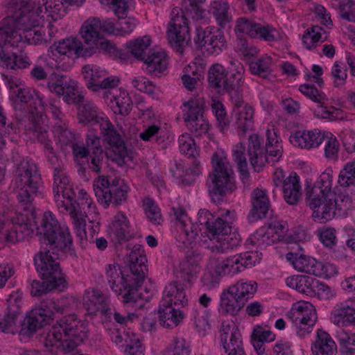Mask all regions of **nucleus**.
<instances>
[{"instance_id": "0e129e2a", "label": "nucleus", "mask_w": 355, "mask_h": 355, "mask_svg": "<svg viewBox=\"0 0 355 355\" xmlns=\"http://www.w3.org/2000/svg\"><path fill=\"white\" fill-rule=\"evenodd\" d=\"M212 112L215 115L220 131L224 132L227 130L230 125L225 107L220 101H214L211 105Z\"/></svg>"}, {"instance_id": "680f3d73", "label": "nucleus", "mask_w": 355, "mask_h": 355, "mask_svg": "<svg viewBox=\"0 0 355 355\" xmlns=\"http://www.w3.org/2000/svg\"><path fill=\"white\" fill-rule=\"evenodd\" d=\"M338 183L343 187L355 185V160L345 165L339 173Z\"/></svg>"}, {"instance_id": "ea45409f", "label": "nucleus", "mask_w": 355, "mask_h": 355, "mask_svg": "<svg viewBox=\"0 0 355 355\" xmlns=\"http://www.w3.org/2000/svg\"><path fill=\"white\" fill-rule=\"evenodd\" d=\"M101 19L98 17H89L82 25L80 34L85 42V46L94 45V42H97L98 37L101 35Z\"/></svg>"}, {"instance_id": "bb28decb", "label": "nucleus", "mask_w": 355, "mask_h": 355, "mask_svg": "<svg viewBox=\"0 0 355 355\" xmlns=\"http://www.w3.org/2000/svg\"><path fill=\"white\" fill-rule=\"evenodd\" d=\"M112 342L119 347H126V355H144L145 350L138 335L130 330L121 331L114 329L110 333Z\"/></svg>"}, {"instance_id": "20e7f679", "label": "nucleus", "mask_w": 355, "mask_h": 355, "mask_svg": "<svg viewBox=\"0 0 355 355\" xmlns=\"http://www.w3.org/2000/svg\"><path fill=\"white\" fill-rule=\"evenodd\" d=\"M47 87L51 92L58 96H63L67 103L78 104V122L89 128V130L103 133L104 130L112 127V122L98 107L92 101L85 99L82 96L77 95L76 87L72 80H67V76L53 73L47 83Z\"/></svg>"}, {"instance_id": "f3484780", "label": "nucleus", "mask_w": 355, "mask_h": 355, "mask_svg": "<svg viewBox=\"0 0 355 355\" xmlns=\"http://www.w3.org/2000/svg\"><path fill=\"white\" fill-rule=\"evenodd\" d=\"M82 74L85 80L87 87L100 96L103 91L116 88L119 83L117 77L107 76V71L96 64H86L82 68Z\"/></svg>"}, {"instance_id": "f8f14e48", "label": "nucleus", "mask_w": 355, "mask_h": 355, "mask_svg": "<svg viewBox=\"0 0 355 355\" xmlns=\"http://www.w3.org/2000/svg\"><path fill=\"white\" fill-rule=\"evenodd\" d=\"M40 0H24V42L38 44L43 40L42 33L38 29L44 15Z\"/></svg>"}, {"instance_id": "13d9d810", "label": "nucleus", "mask_w": 355, "mask_h": 355, "mask_svg": "<svg viewBox=\"0 0 355 355\" xmlns=\"http://www.w3.org/2000/svg\"><path fill=\"white\" fill-rule=\"evenodd\" d=\"M88 146L94 148L95 156L91 160L90 168L97 173L101 170V164L103 159V149L101 147V139L96 135H87V140Z\"/></svg>"}, {"instance_id": "bf43d9fd", "label": "nucleus", "mask_w": 355, "mask_h": 355, "mask_svg": "<svg viewBox=\"0 0 355 355\" xmlns=\"http://www.w3.org/2000/svg\"><path fill=\"white\" fill-rule=\"evenodd\" d=\"M272 58L264 56L254 60L250 64V70L252 74L266 78L271 72Z\"/></svg>"}, {"instance_id": "473e14b6", "label": "nucleus", "mask_w": 355, "mask_h": 355, "mask_svg": "<svg viewBox=\"0 0 355 355\" xmlns=\"http://www.w3.org/2000/svg\"><path fill=\"white\" fill-rule=\"evenodd\" d=\"M161 301L163 306L174 304L184 306L187 305L188 298L184 285L178 282H173L166 285Z\"/></svg>"}, {"instance_id": "e2e57ef3", "label": "nucleus", "mask_w": 355, "mask_h": 355, "mask_svg": "<svg viewBox=\"0 0 355 355\" xmlns=\"http://www.w3.org/2000/svg\"><path fill=\"white\" fill-rule=\"evenodd\" d=\"M193 319L196 329L201 336H205L210 326L208 322V313L204 309H196L193 313Z\"/></svg>"}, {"instance_id": "4d7b16f0", "label": "nucleus", "mask_w": 355, "mask_h": 355, "mask_svg": "<svg viewBox=\"0 0 355 355\" xmlns=\"http://www.w3.org/2000/svg\"><path fill=\"white\" fill-rule=\"evenodd\" d=\"M22 306V293L21 291H16L12 293L8 299V312L6 315L3 316L12 320L13 318H16L17 321V331L21 322L19 320V316L21 314Z\"/></svg>"}, {"instance_id": "cd10ccee", "label": "nucleus", "mask_w": 355, "mask_h": 355, "mask_svg": "<svg viewBox=\"0 0 355 355\" xmlns=\"http://www.w3.org/2000/svg\"><path fill=\"white\" fill-rule=\"evenodd\" d=\"M265 135H250L248 147L249 161L257 172L263 170L267 157L264 145Z\"/></svg>"}, {"instance_id": "a878e982", "label": "nucleus", "mask_w": 355, "mask_h": 355, "mask_svg": "<svg viewBox=\"0 0 355 355\" xmlns=\"http://www.w3.org/2000/svg\"><path fill=\"white\" fill-rule=\"evenodd\" d=\"M107 234L110 240L115 244L121 243L134 236V232L126 214L117 212L108 226Z\"/></svg>"}, {"instance_id": "4be33fe9", "label": "nucleus", "mask_w": 355, "mask_h": 355, "mask_svg": "<svg viewBox=\"0 0 355 355\" xmlns=\"http://www.w3.org/2000/svg\"><path fill=\"white\" fill-rule=\"evenodd\" d=\"M235 32L238 35L245 34L251 38H259L267 42L277 40L276 30L272 26L263 25L245 17L237 19Z\"/></svg>"}, {"instance_id": "c756f323", "label": "nucleus", "mask_w": 355, "mask_h": 355, "mask_svg": "<svg viewBox=\"0 0 355 355\" xmlns=\"http://www.w3.org/2000/svg\"><path fill=\"white\" fill-rule=\"evenodd\" d=\"M142 61L145 65L144 69L150 76L160 77L168 68V56L162 50H150Z\"/></svg>"}, {"instance_id": "b1692460", "label": "nucleus", "mask_w": 355, "mask_h": 355, "mask_svg": "<svg viewBox=\"0 0 355 355\" xmlns=\"http://www.w3.org/2000/svg\"><path fill=\"white\" fill-rule=\"evenodd\" d=\"M101 96L115 114L128 115L132 108V101L128 92L123 90L108 89L103 91Z\"/></svg>"}, {"instance_id": "7c9ffc66", "label": "nucleus", "mask_w": 355, "mask_h": 355, "mask_svg": "<svg viewBox=\"0 0 355 355\" xmlns=\"http://www.w3.org/2000/svg\"><path fill=\"white\" fill-rule=\"evenodd\" d=\"M220 343L225 351L243 347L239 327L233 322H223L220 329Z\"/></svg>"}, {"instance_id": "a18cd8bd", "label": "nucleus", "mask_w": 355, "mask_h": 355, "mask_svg": "<svg viewBox=\"0 0 355 355\" xmlns=\"http://www.w3.org/2000/svg\"><path fill=\"white\" fill-rule=\"evenodd\" d=\"M286 284L298 291L299 293L305 294L312 297L313 286L315 283V278L312 277L297 275L288 277L285 279Z\"/></svg>"}, {"instance_id": "2eb2a0df", "label": "nucleus", "mask_w": 355, "mask_h": 355, "mask_svg": "<svg viewBox=\"0 0 355 355\" xmlns=\"http://www.w3.org/2000/svg\"><path fill=\"white\" fill-rule=\"evenodd\" d=\"M24 104L26 105V109L28 110V123L25 125L26 130L36 133H46L47 130L43 114V101L35 90L24 88Z\"/></svg>"}, {"instance_id": "603ef678", "label": "nucleus", "mask_w": 355, "mask_h": 355, "mask_svg": "<svg viewBox=\"0 0 355 355\" xmlns=\"http://www.w3.org/2000/svg\"><path fill=\"white\" fill-rule=\"evenodd\" d=\"M236 117V125L243 133L253 130L254 127V110L250 105H245L241 110H236L234 113Z\"/></svg>"}, {"instance_id": "f03ea898", "label": "nucleus", "mask_w": 355, "mask_h": 355, "mask_svg": "<svg viewBox=\"0 0 355 355\" xmlns=\"http://www.w3.org/2000/svg\"><path fill=\"white\" fill-rule=\"evenodd\" d=\"M176 220V240L188 248L194 243H206L207 238L219 244L222 251L239 245V235L232 231L236 219L234 210L220 209L214 214L200 209L198 214V223H192L185 210L180 207L173 208Z\"/></svg>"}, {"instance_id": "9b49d317", "label": "nucleus", "mask_w": 355, "mask_h": 355, "mask_svg": "<svg viewBox=\"0 0 355 355\" xmlns=\"http://www.w3.org/2000/svg\"><path fill=\"white\" fill-rule=\"evenodd\" d=\"M309 200V207L312 209L313 220L324 223L331 220L336 214L342 215L347 207V201L336 194L327 196L306 197Z\"/></svg>"}, {"instance_id": "5701e85b", "label": "nucleus", "mask_w": 355, "mask_h": 355, "mask_svg": "<svg viewBox=\"0 0 355 355\" xmlns=\"http://www.w3.org/2000/svg\"><path fill=\"white\" fill-rule=\"evenodd\" d=\"M102 141L107 156L113 161L121 165L132 159V150L127 147L121 135H103Z\"/></svg>"}, {"instance_id": "f257e3e1", "label": "nucleus", "mask_w": 355, "mask_h": 355, "mask_svg": "<svg viewBox=\"0 0 355 355\" xmlns=\"http://www.w3.org/2000/svg\"><path fill=\"white\" fill-rule=\"evenodd\" d=\"M41 177L35 163L26 158L24 164V235L31 236L36 230L43 248L34 258L37 271L42 279H58L66 281L58 262L59 252L72 250L73 241L69 227L60 224L50 211L43 214L41 225H37V214L33 205L34 198L40 195Z\"/></svg>"}, {"instance_id": "37998d69", "label": "nucleus", "mask_w": 355, "mask_h": 355, "mask_svg": "<svg viewBox=\"0 0 355 355\" xmlns=\"http://www.w3.org/2000/svg\"><path fill=\"white\" fill-rule=\"evenodd\" d=\"M73 204L78 211L81 210L83 214H85L89 220H97L98 211L96 205L85 189H79L77 202L73 201Z\"/></svg>"}, {"instance_id": "774afa93", "label": "nucleus", "mask_w": 355, "mask_h": 355, "mask_svg": "<svg viewBox=\"0 0 355 355\" xmlns=\"http://www.w3.org/2000/svg\"><path fill=\"white\" fill-rule=\"evenodd\" d=\"M171 172L176 179L177 182L180 184L190 185L194 181V178H192L189 174L188 167L183 163L180 162L176 164L175 168L171 169Z\"/></svg>"}, {"instance_id": "3c124183", "label": "nucleus", "mask_w": 355, "mask_h": 355, "mask_svg": "<svg viewBox=\"0 0 355 355\" xmlns=\"http://www.w3.org/2000/svg\"><path fill=\"white\" fill-rule=\"evenodd\" d=\"M267 141L265 144L267 162L275 163L282 157L283 146L278 135H266Z\"/></svg>"}, {"instance_id": "a211bd4d", "label": "nucleus", "mask_w": 355, "mask_h": 355, "mask_svg": "<svg viewBox=\"0 0 355 355\" xmlns=\"http://www.w3.org/2000/svg\"><path fill=\"white\" fill-rule=\"evenodd\" d=\"M187 109L183 114L184 121L192 132L208 133L209 123L203 117L205 102L203 98L196 96L184 103Z\"/></svg>"}, {"instance_id": "6e6d98bb", "label": "nucleus", "mask_w": 355, "mask_h": 355, "mask_svg": "<svg viewBox=\"0 0 355 355\" xmlns=\"http://www.w3.org/2000/svg\"><path fill=\"white\" fill-rule=\"evenodd\" d=\"M211 9L220 27H225L232 21V16L228 12L229 4L226 1H214Z\"/></svg>"}, {"instance_id": "6e6552de", "label": "nucleus", "mask_w": 355, "mask_h": 355, "mask_svg": "<svg viewBox=\"0 0 355 355\" xmlns=\"http://www.w3.org/2000/svg\"><path fill=\"white\" fill-rule=\"evenodd\" d=\"M213 171L207 181L211 201H223L225 193L235 188L234 172L226 157L215 153L212 157Z\"/></svg>"}, {"instance_id": "c85d7f7f", "label": "nucleus", "mask_w": 355, "mask_h": 355, "mask_svg": "<svg viewBox=\"0 0 355 355\" xmlns=\"http://www.w3.org/2000/svg\"><path fill=\"white\" fill-rule=\"evenodd\" d=\"M330 320L338 327L355 326V300L348 298L336 304L331 311Z\"/></svg>"}, {"instance_id": "7ed1b4c3", "label": "nucleus", "mask_w": 355, "mask_h": 355, "mask_svg": "<svg viewBox=\"0 0 355 355\" xmlns=\"http://www.w3.org/2000/svg\"><path fill=\"white\" fill-rule=\"evenodd\" d=\"M146 261L144 250L137 248L129 254L130 275L125 274L117 263L106 265L105 277L107 283L112 291L122 296L123 302H135L141 295L138 291L148 270Z\"/></svg>"}, {"instance_id": "5fc2aeb1", "label": "nucleus", "mask_w": 355, "mask_h": 355, "mask_svg": "<svg viewBox=\"0 0 355 355\" xmlns=\"http://www.w3.org/2000/svg\"><path fill=\"white\" fill-rule=\"evenodd\" d=\"M226 69L219 64H213L209 70L208 82L211 87L217 89L218 92H224Z\"/></svg>"}, {"instance_id": "9d476101", "label": "nucleus", "mask_w": 355, "mask_h": 355, "mask_svg": "<svg viewBox=\"0 0 355 355\" xmlns=\"http://www.w3.org/2000/svg\"><path fill=\"white\" fill-rule=\"evenodd\" d=\"M93 187L98 202L105 207L110 203L121 205L127 200L129 187L120 179L114 178L110 182L107 177L100 176L94 182Z\"/></svg>"}, {"instance_id": "4c0bfd02", "label": "nucleus", "mask_w": 355, "mask_h": 355, "mask_svg": "<svg viewBox=\"0 0 355 355\" xmlns=\"http://www.w3.org/2000/svg\"><path fill=\"white\" fill-rule=\"evenodd\" d=\"M311 350L315 355H336L337 345L332 337L322 329L317 330V336Z\"/></svg>"}, {"instance_id": "052dcab7", "label": "nucleus", "mask_w": 355, "mask_h": 355, "mask_svg": "<svg viewBox=\"0 0 355 355\" xmlns=\"http://www.w3.org/2000/svg\"><path fill=\"white\" fill-rule=\"evenodd\" d=\"M144 209L147 218L155 225H159L162 221L160 209L155 202L150 198H146L143 202Z\"/></svg>"}, {"instance_id": "a19ab883", "label": "nucleus", "mask_w": 355, "mask_h": 355, "mask_svg": "<svg viewBox=\"0 0 355 355\" xmlns=\"http://www.w3.org/2000/svg\"><path fill=\"white\" fill-rule=\"evenodd\" d=\"M252 209L250 214L254 219L266 216L270 207V201L266 190L256 189L252 196Z\"/></svg>"}, {"instance_id": "ddd939ff", "label": "nucleus", "mask_w": 355, "mask_h": 355, "mask_svg": "<svg viewBox=\"0 0 355 355\" xmlns=\"http://www.w3.org/2000/svg\"><path fill=\"white\" fill-rule=\"evenodd\" d=\"M167 36L171 46L180 53L191 42L189 21L183 10L178 7L174 8L171 12Z\"/></svg>"}, {"instance_id": "f704fd0d", "label": "nucleus", "mask_w": 355, "mask_h": 355, "mask_svg": "<svg viewBox=\"0 0 355 355\" xmlns=\"http://www.w3.org/2000/svg\"><path fill=\"white\" fill-rule=\"evenodd\" d=\"M85 0H46L44 3L46 18L53 21L62 19L67 13V6H80Z\"/></svg>"}, {"instance_id": "4468645a", "label": "nucleus", "mask_w": 355, "mask_h": 355, "mask_svg": "<svg viewBox=\"0 0 355 355\" xmlns=\"http://www.w3.org/2000/svg\"><path fill=\"white\" fill-rule=\"evenodd\" d=\"M288 315L296 334L300 338L309 335L317 321L315 306L306 301L293 303Z\"/></svg>"}, {"instance_id": "6ab92c4d", "label": "nucleus", "mask_w": 355, "mask_h": 355, "mask_svg": "<svg viewBox=\"0 0 355 355\" xmlns=\"http://www.w3.org/2000/svg\"><path fill=\"white\" fill-rule=\"evenodd\" d=\"M60 299L49 300L46 305L33 309L26 315L27 329L31 334L50 323L55 313H63Z\"/></svg>"}, {"instance_id": "dca6fc26", "label": "nucleus", "mask_w": 355, "mask_h": 355, "mask_svg": "<svg viewBox=\"0 0 355 355\" xmlns=\"http://www.w3.org/2000/svg\"><path fill=\"white\" fill-rule=\"evenodd\" d=\"M53 193L56 205L60 211L67 210L73 205L75 192L64 165L54 168Z\"/></svg>"}, {"instance_id": "09e8293b", "label": "nucleus", "mask_w": 355, "mask_h": 355, "mask_svg": "<svg viewBox=\"0 0 355 355\" xmlns=\"http://www.w3.org/2000/svg\"><path fill=\"white\" fill-rule=\"evenodd\" d=\"M67 210L60 211L63 214H69L73 225L75 233L76 236L81 240L87 239V234L85 230L86 222L85 214H83V211L77 210L76 207L73 205L67 207Z\"/></svg>"}, {"instance_id": "c03bdc74", "label": "nucleus", "mask_w": 355, "mask_h": 355, "mask_svg": "<svg viewBox=\"0 0 355 355\" xmlns=\"http://www.w3.org/2000/svg\"><path fill=\"white\" fill-rule=\"evenodd\" d=\"M158 315L160 324L166 327H176L183 318L181 311L173 308L171 304L163 306L162 301L160 302Z\"/></svg>"}, {"instance_id": "39448f33", "label": "nucleus", "mask_w": 355, "mask_h": 355, "mask_svg": "<svg viewBox=\"0 0 355 355\" xmlns=\"http://www.w3.org/2000/svg\"><path fill=\"white\" fill-rule=\"evenodd\" d=\"M88 323L80 320L75 314L66 315L51 327L44 339V346L49 351L56 353L71 352L88 337Z\"/></svg>"}, {"instance_id": "de8ad7c7", "label": "nucleus", "mask_w": 355, "mask_h": 355, "mask_svg": "<svg viewBox=\"0 0 355 355\" xmlns=\"http://www.w3.org/2000/svg\"><path fill=\"white\" fill-rule=\"evenodd\" d=\"M324 139V135H290L289 137L293 146L307 150L318 147Z\"/></svg>"}, {"instance_id": "2f4dec72", "label": "nucleus", "mask_w": 355, "mask_h": 355, "mask_svg": "<svg viewBox=\"0 0 355 355\" xmlns=\"http://www.w3.org/2000/svg\"><path fill=\"white\" fill-rule=\"evenodd\" d=\"M287 261L293 268L301 272L315 275L319 274V262L314 258L304 254L288 252L286 255Z\"/></svg>"}, {"instance_id": "8fccbe9b", "label": "nucleus", "mask_w": 355, "mask_h": 355, "mask_svg": "<svg viewBox=\"0 0 355 355\" xmlns=\"http://www.w3.org/2000/svg\"><path fill=\"white\" fill-rule=\"evenodd\" d=\"M327 38L325 30L320 26H311L307 28L303 35L302 42L306 49H315L319 43H322Z\"/></svg>"}, {"instance_id": "423d86ee", "label": "nucleus", "mask_w": 355, "mask_h": 355, "mask_svg": "<svg viewBox=\"0 0 355 355\" xmlns=\"http://www.w3.org/2000/svg\"><path fill=\"white\" fill-rule=\"evenodd\" d=\"M261 259V253L250 251L227 258L212 257L209 259L202 281L209 289L216 287L221 277H233L245 269L254 266Z\"/></svg>"}, {"instance_id": "aec40b11", "label": "nucleus", "mask_w": 355, "mask_h": 355, "mask_svg": "<svg viewBox=\"0 0 355 355\" xmlns=\"http://www.w3.org/2000/svg\"><path fill=\"white\" fill-rule=\"evenodd\" d=\"M194 40L199 46H204L211 54L218 55L227 47L224 32L214 26H208L205 29L197 27Z\"/></svg>"}, {"instance_id": "79ce46f5", "label": "nucleus", "mask_w": 355, "mask_h": 355, "mask_svg": "<svg viewBox=\"0 0 355 355\" xmlns=\"http://www.w3.org/2000/svg\"><path fill=\"white\" fill-rule=\"evenodd\" d=\"M245 305L236 295L231 293L230 288L220 294L219 311L223 313L235 315Z\"/></svg>"}, {"instance_id": "72a5a7b5", "label": "nucleus", "mask_w": 355, "mask_h": 355, "mask_svg": "<svg viewBox=\"0 0 355 355\" xmlns=\"http://www.w3.org/2000/svg\"><path fill=\"white\" fill-rule=\"evenodd\" d=\"M282 187L283 196L285 201L291 205H295L300 200L302 195V187L299 175L291 173L284 180Z\"/></svg>"}, {"instance_id": "0eeeda50", "label": "nucleus", "mask_w": 355, "mask_h": 355, "mask_svg": "<svg viewBox=\"0 0 355 355\" xmlns=\"http://www.w3.org/2000/svg\"><path fill=\"white\" fill-rule=\"evenodd\" d=\"M10 5L11 8L17 9L18 12L15 17H8L0 23V40L3 43L5 50L12 48V50L17 51H12L11 55L0 52V66L16 69L21 68L22 64V58L17 55L21 51L22 0H11Z\"/></svg>"}, {"instance_id": "69168bd1", "label": "nucleus", "mask_w": 355, "mask_h": 355, "mask_svg": "<svg viewBox=\"0 0 355 355\" xmlns=\"http://www.w3.org/2000/svg\"><path fill=\"white\" fill-rule=\"evenodd\" d=\"M180 152L189 157H195L198 150L195 140L191 135H180L178 139Z\"/></svg>"}, {"instance_id": "393cba45", "label": "nucleus", "mask_w": 355, "mask_h": 355, "mask_svg": "<svg viewBox=\"0 0 355 355\" xmlns=\"http://www.w3.org/2000/svg\"><path fill=\"white\" fill-rule=\"evenodd\" d=\"M83 305L90 315L101 313L105 318H110L112 314L108 297L96 290L85 291L83 295Z\"/></svg>"}, {"instance_id": "412c9836", "label": "nucleus", "mask_w": 355, "mask_h": 355, "mask_svg": "<svg viewBox=\"0 0 355 355\" xmlns=\"http://www.w3.org/2000/svg\"><path fill=\"white\" fill-rule=\"evenodd\" d=\"M288 231L287 223L283 220L273 221L268 225L263 226L252 236L254 245L262 248L272 245L277 241L287 240Z\"/></svg>"}, {"instance_id": "49530a36", "label": "nucleus", "mask_w": 355, "mask_h": 355, "mask_svg": "<svg viewBox=\"0 0 355 355\" xmlns=\"http://www.w3.org/2000/svg\"><path fill=\"white\" fill-rule=\"evenodd\" d=\"M44 282L33 280L30 282L31 293L33 296H40L47 292L58 289L60 291L67 287L66 281L58 279L56 282L52 279H43Z\"/></svg>"}, {"instance_id": "e433bc0d", "label": "nucleus", "mask_w": 355, "mask_h": 355, "mask_svg": "<svg viewBox=\"0 0 355 355\" xmlns=\"http://www.w3.org/2000/svg\"><path fill=\"white\" fill-rule=\"evenodd\" d=\"M333 175L331 169H326L319 176L312 187L306 189V197H325L331 194H336L332 191Z\"/></svg>"}, {"instance_id": "864d4df0", "label": "nucleus", "mask_w": 355, "mask_h": 355, "mask_svg": "<svg viewBox=\"0 0 355 355\" xmlns=\"http://www.w3.org/2000/svg\"><path fill=\"white\" fill-rule=\"evenodd\" d=\"M139 129L134 119L125 118V116L117 117L112 127L104 130L103 133H136Z\"/></svg>"}, {"instance_id": "c9c22d12", "label": "nucleus", "mask_w": 355, "mask_h": 355, "mask_svg": "<svg viewBox=\"0 0 355 355\" xmlns=\"http://www.w3.org/2000/svg\"><path fill=\"white\" fill-rule=\"evenodd\" d=\"M231 293L236 295L244 304L254 297L257 292L258 284L256 281L241 278L229 286Z\"/></svg>"}, {"instance_id": "58836bf2", "label": "nucleus", "mask_w": 355, "mask_h": 355, "mask_svg": "<svg viewBox=\"0 0 355 355\" xmlns=\"http://www.w3.org/2000/svg\"><path fill=\"white\" fill-rule=\"evenodd\" d=\"M151 40L148 36L130 41L126 44L128 50L119 52V58L127 61L129 58L128 54L130 53L137 60H142L147 55L146 51L148 49Z\"/></svg>"}, {"instance_id": "1a4fd4ad", "label": "nucleus", "mask_w": 355, "mask_h": 355, "mask_svg": "<svg viewBox=\"0 0 355 355\" xmlns=\"http://www.w3.org/2000/svg\"><path fill=\"white\" fill-rule=\"evenodd\" d=\"M85 49V46L76 38H67L53 44L48 50V55L55 60V67L67 71L74 64V59L78 57H90L92 50Z\"/></svg>"}, {"instance_id": "338daca9", "label": "nucleus", "mask_w": 355, "mask_h": 355, "mask_svg": "<svg viewBox=\"0 0 355 355\" xmlns=\"http://www.w3.org/2000/svg\"><path fill=\"white\" fill-rule=\"evenodd\" d=\"M313 296L318 297L320 300H328L336 296V292L326 284L315 279V283L313 286Z\"/></svg>"}]
</instances>
